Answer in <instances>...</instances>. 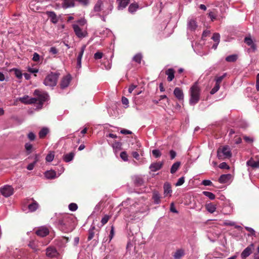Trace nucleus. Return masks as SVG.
Listing matches in <instances>:
<instances>
[{
    "instance_id": "nucleus-1",
    "label": "nucleus",
    "mask_w": 259,
    "mask_h": 259,
    "mask_svg": "<svg viewBox=\"0 0 259 259\" xmlns=\"http://www.w3.org/2000/svg\"><path fill=\"white\" fill-rule=\"evenodd\" d=\"M191 98L189 101L191 105L196 104L200 99V89L197 82L191 87L190 90Z\"/></svg>"
},
{
    "instance_id": "nucleus-2",
    "label": "nucleus",
    "mask_w": 259,
    "mask_h": 259,
    "mask_svg": "<svg viewBox=\"0 0 259 259\" xmlns=\"http://www.w3.org/2000/svg\"><path fill=\"white\" fill-rule=\"evenodd\" d=\"M60 75L59 72H51L45 77L44 80V84L51 87L56 86Z\"/></svg>"
},
{
    "instance_id": "nucleus-3",
    "label": "nucleus",
    "mask_w": 259,
    "mask_h": 259,
    "mask_svg": "<svg viewBox=\"0 0 259 259\" xmlns=\"http://www.w3.org/2000/svg\"><path fill=\"white\" fill-rule=\"evenodd\" d=\"M232 156V153L230 148L228 146L220 147L217 151V156L220 159H224L230 158Z\"/></svg>"
},
{
    "instance_id": "nucleus-4",
    "label": "nucleus",
    "mask_w": 259,
    "mask_h": 259,
    "mask_svg": "<svg viewBox=\"0 0 259 259\" xmlns=\"http://www.w3.org/2000/svg\"><path fill=\"white\" fill-rule=\"evenodd\" d=\"M34 95L37 99L38 106L41 108L44 102L48 100V94L44 92H41L38 90H35L34 92Z\"/></svg>"
},
{
    "instance_id": "nucleus-5",
    "label": "nucleus",
    "mask_w": 259,
    "mask_h": 259,
    "mask_svg": "<svg viewBox=\"0 0 259 259\" xmlns=\"http://www.w3.org/2000/svg\"><path fill=\"white\" fill-rule=\"evenodd\" d=\"M46 255L49 258H57L59 253L54 246H49L46 249Z\"/></svg>"
},
{
    "instance_id": "nucleus-6",
    "label": "nucleus",
    "mask_w": 259,
    "mask_h": 259,
    "mask_svg": "<svg viewBox=\"0 0 259 259\" xmlns=\"http://www.w3.org/2000/svg\"><path fill=\"white\" fill-rule=\"evenodd\" d=\"M73 220L74 218L72 215L65 214L62 218L59 220V224L61 226H67L70 224Z\"/></svg>"
},
{
    "instance_id": "nucleus-7",
    "label": "nucleus",
    "mask_w": 259,
    "mask_h": 259,
    "mask_svg": "<svg viewBox=\"0 0 259 259\" xmlns=\"http://www.w3.org/2000/svg\"><path fill=\"white\" fill-rule=\"evenodd\" d=\"M254 249V244H250L246 248H245L241 253V257L242 259H246L249 255L251 254L252 251Z\"/></svg>"
},
{
    "instance_id": "nucleus-8",
    "label": "nucleus",
    "mask_w": 259,
    "mask_h": 259,
    "mask_svg": "<svg viewBox=\"0 0 259 259\" xmlns=\"http://www.w3.org/2000/svg\"><path fill=\"white\" fill-rule=\"evenodd\" d=\"M1 192L3 195L8 197L13 194V188L10 186H6L1 188Z\"/></svg>"
},
{
    "instance_id": "nucleus-9",
    "label": "nucleus",
    "mask_w": 259,
    "mask_h": 259,
    "mask_svg": "<svg viewBox=\"0 0 259 259\" xmlns=\"http://www.w3.org/2000/svg\"><path fill=\"white\" fill-rule=\"evenodd\" d=\"M72 28L74 30L75 34L77 37L79 38H82L86 36L87 32L85 31L83 32L81 29L79 27L78 25H72Z\"/></svg>"
},
{
    "instance_id": "nucleus-10",
    "label": "nucleus",
    "mask_w": 259,
    "mask_h": 259,
    "mask_svg": "<svg viewBox=\"0 0 259 259\" xmlns=\"http://www.w3.org/2000/svg\"><path fill=\"white\" fill-rule=\"evenodd\" d=\"M36 234L41 237H45L49 234L48 229L46 227H40L35 232Z\"/></svg>"
},
{
    "instance_id": "nucleus-11",
    "label": "nucleus",
    "mask_w": 259,
    "mask_h": 259,
    "mask_svg": "<svg viewBox=\"0 0 259 259\" xmlns=\"http://www.w3.org/2000/svg\"><path fill=\"white\" fill-rule=\"evenodd\" d=\"M163 165V162H154L151 164L149 168L152 171H156L160 169Z\"/></svg>"
},
{
    "instance_id": "nucleus-12",
    "label": "nucleus",
    "mask_w": 259,
    "mask_h": 259,
    "mask_svg": "<svg viewBox=\"0 0 259 259\" xmlns=\"http://www.w3.org/2000/svg\"><path fill=\"white\" fill-rule=\"evenodd\" d=\"M117 3V9L118 10H123L129 4L130 0H116Z\"/></svg>"
},
{
    "instance_id": "nucleus-13",
    "label": "nucleus",
    "mask_w": 259,
    "mask_h": 259,
    "mask_svg": "<svg viewBox=\"0 0 259 259\" xmlns=\"http://www.w3.org/2000/svg\"><path fill=\"white\" fill-rule=\"evenodd\" d=\"M165 74L167 75V80L168 82L171 81L175 78V70L173 68H169L165 71Z\"/></svg>"
},
{
    "instance_id": "nucleus-14",
    "label": "nucleus",
    "mask_w": 259,
    "mask_h": 259,
    "mask_svg": "<svg viewBox=\"0 0 259 259\" xmlns=\"http://www.w3.org/2000/svg\"><path fill=\"white\" fill-rule=\"evenodd\" d=\"M70 80H71V78L69 76H66L64 77L61 81V83H60L61 88L63 89L66 88L67 87H68L70 83Z\"/></svg>"
},
{
    "instance_id": "nucleus-15",
    "label": "nucleus",
    "mask_w": 259,
    "mask_h": 259,
    "mask_svg": "<svg viewBox=\"0 0 259 259\" xmlns=\"http://www.w3.org/2000/svg\"><path fill=\"white\" fill-rule=\"evenodd\" d=\"M175 96L179 100H183L184 98V94L183 91L179 88H176L174 91Z\"/></svg>"
},
{
    "instance_id": "nucleus-16",
    "label": "nucleus",
    "mask_w": 259,
    "mask_h": 259,
    "mask_svg": "<svg viewBox=\"0 0 259 259\" xmlns=\"http://www.w3.org/2000/svg\"><path fill=\"white\" fill-rule=\"evenodd\" d=\"M244 42L248 46H250L253 51L256 50V45L253 43L252 39L250 36H246L244 38Z\"/></svg>"
},
{
    "instance_id": "nucleus-17",
    "label": "nucleus",
    "mask_w": 259,
    "mask_h": 259,
    "mask_svg": "<svg viewBox=\"0 0 259 259\" xmlns=\"http://www.w3.org/2000/svg\"><path fill=\"white\" fill-rule=\"evenodd\" d=\"M47 15L51 19V21L53 23H57L58 21V19L57 17V15L53 11H47L46 12Z\"/></svg>"
},
{
    "instance_id": "nucleus-18",
    "label": "nucleus",
    "mask_w": 259,
    "mask_h": 259,
    "mask_svg": "<svg viewBox=\"0 0 259 259\" xmlns=\"http://www.w3.org/2000/svg\"><path fill=\"white\" fill-rule=\"evenodd\" d=\"M75 0H63L62 3L63 8L67 9L70 7H74L75 6Z\"/></svg>"
},
{
    "instance_id": "nucleus-19",
    "label": "nucleus",
    "mask_w": 259,
    "mask_h": 259,
    "mask_svg": "<svg viewBox=\"0 0 259 259\" xmlns=\"http://www.w3.org/2000/svg\"><path fill=\"white\" fill-rule=\"evenodd\" d=\"M85 47H86L85 45H83L81 47L80 51L79 53L78 56H77V66L79 67H81V60L82 55L84 53V50L85 49Z\"/></svg>"
},
{
    "instance_id": "nucleus-20",
    "label": "nucleus",
    "mask_w": 259,
    "mask_h": 259,
    "mask_svg": "<svg viewBox=\"0 0 259 259\" xmlns=\"http://www.w3.org/2000/svg\"><path fill=\"white\" fill-rule=\"evenodd\" d=\"M161 197L157 191H154L152 194V199L155 204H159L161 202Z\"/></svg>"
},
{
    "instance_id": "nucleus-21",
    "label": "nucleus",
    "mask_w": 259,
    "mask_h": 259,
    "mask_svg": "<svg viewBox=\"0 0 259 259\" xmlns=\"http://www.w3.org/2000/svg\"><path fill=\"white\" fill-rule=\"evenodd\" d=\"M231 177L232 176L230 174L222 175L219 179V182L222 184L226 183L229 181Z\"/></svg>"
},
{
    "instance_id": "nucleus-22",
    "label": "nucleus",
    "mask_w": 259,
    "mask_h": 259,
    "mask_svg": "<svg viewBox=\"0 0 259 259\" xmlns=\"http://www.w3.org/2000/svg\"><path fill=\"white\" fill-rule=\"evenodd\" d=\"M28 246L33 250V251L36 252L40 249L38 247L37 243L35 240H31L28 244Z\"/></svg>"
},
{
    "instance_id": "nucleus-23",
    "label": "nucleus",
    "mask_w": 259,
    "mask_h": 259,
    "mask_svg": "<svg viewBox=\"0 0 259 259\" xmlns=\"http://www.w3.org/2000/svg\"><path fill=\"white\" fill-rule=\"evenodd\" d=\"M103 6V3L102 1L99 0L96 3L94 8V10L95 12H99L102 10Z\"/></svg>"
},
{
    "instance_id": "nucleus-24",
    "label": "nucleus",
    "mask_w": 259,
    "mask_h": 259,
    "mask_svg": "<svg viewBox=\"0 0 259 259\" xmlns=\"http://www.w3.org/2000/svg\"><path fill=\"white\" fill-rule=\"evenodd\" d=\"M164 194L166 195L172 192L171 186L168 183H165L163 185Z\"/></svg>"
},
{
    "instance_id": "nucleus-25",
    "label": "nucleus",
    "mask_w": 259,
    "mask_h": 259,
    "mask_svg": "<svg viewBox=\"0 0 259 259\" xmlns=\"http://www.w3.org/2000/svg\"><path fill=\"white\" fill-rule=\"evenodd\" d=\"M247 164L252 168H259V160L255 161L252 158H251L247 161Z\"/></svg>"
},
{
    "instance_id": "nucleus-26",
    "label": "nucleus",
    "mask_w": 259,
    "mask_h": 259,
    "mask_svg": "<svg viewBox=\"0 0 259 259\" xmlns=\"http://www.w3.org/2000/svg\"><path fill=\"white\" fill-rule=\"evenodd\" d=\"M74 155H75V154L73 152H70L69 153L65 154L63 156V160L66 162H70V161H71L73 159V158L74 156Z\"/></svg>"
},
{
    "instance_id": "nucleus-27",
    "label": "nucleus",
    "mask_w": 259,
    "mask_h": 259,
    "mask_svg": "<svg viewBox=\"0 0 259 259\" xmlns=\"http://www.w3.org/2000/svg\"><path fill=\"white\" fill-rule=\"evenodd\" d=\"M45 176L47 179H53L56 177V172L55 170H48L45 172Z\"/></svg>"
},
{
    "instance_id": "nucleus-28",
    "label": "nucleus",
    "mask_w": 259,
    "mask_h": 259,
    "mask_svg": "<svg viewBox=\"0 0 259 259\" xmlns=\"http://www.w3.org/2000/svg\"><path fill=\"white\" fill-rule=\"evenodd\" d=\"M206 209L210 213L214 212L216 210V205L212 203H209L205 205Z\"/></svg>"
},
{
    "instance_id": "nucleus-29",
    "label": "nucleus",
    "mask_w": 259,
    "mask_h": 259,
    "mask_svg": "<svg viewBox=\"0 0 259 259\" xmlns=\"http://www.w3.org/2000/svg\"><path fill=\"white\" fill-rule=\"evenodd\" d=\"M28 207L30 211L33 212L38 208V204L36 201L33 200L32 203L28 205Z\"/></svg>"
},
{
    "instance_id": "nucleus-30",
    "label": "nucleus",
    "mask_w": 259,
    "mask_h": 259,
    "mask_svg": "<svg viewBox=\"0 0 259 259\" xmlns=\"http://www.w3.org/2000/svg\"><path fill=\"white\" fill-rule=\"evenodd\" d=\"M188 28L191 30H194L197 27L196 22L194 19H190L188 22Z\"/></svg>"
},
{
    "instance_id": "nucleus-31",
    "label": "nucleus",
    "mask_w": 259,
    "mask_h": 259,
    "mask_svg": "<svg viewBox=\"0 0 259 259\" xmlns=\"http://www.w3.org/2000/svg\"><path fill=\"white\" fill-rule=\"evenodd\" d=\"M180 165V162L178 161L174 163L170 168V173L172 174H175L178 170Z\"/></svg>"
},
{
    "instance_id": "nucleus-32",
    "label": "nucleus",
    "mask_w": 259,
    "mask_h": 259,
    "mask_svg": "<svg viewBox=\"0 0 259 259\" xmlns=\"http://www.w3.org/2000/svg\"><path fill=\"white\" fill-rule=\"evenodd\" d=\"M144 183V180L142 178L140 177H136L134 179V184L135 185L137 186H142Z\"/></svg>"
},
{
    "instance_id": "nucleus-33",
    "label": "nucleus",
    "mask_w": 259,
    "mask_h": 259,
    "mask_svg": "<svg viewBox=\"0 0 259 259\" xmlns=\"http://www.w3.org/2000/svg\"><path fill=\"white\" fill-rule=\"evenodd\" d=\"M49 133L48 128L44 127L39 132V137L40 139H44Z\"/></svg>"
},
{
    "instance_id": "nucleus-34",
    "label": "nucleus",
    "mask_w": 259,
    "mask_h": 259,
    "mask_svg": "<svg viewBox=\"0 0 259 259\" xmlns=\"http://www.w3.org/2000/svg\"><path fill=\"white\" fill-rule=\"evenodd\" d=\"M139 8V5L137 3H133L131 4L128 7V11L130 13H134Z\"/></svg>"
},
{
    "instance_id": "nucleus-35",
    "label": "nucleus",
    "mask_w": 259,
    "mask_h": 259,
    "mask_svg": "<svg viewBox=\"0 0 259 259\" xmlns=\"http://www.w3.org/2000/svg\"><path fill=\"white\" fill-rule=\"evenodd\" d=\"M95 229V226H92L89 231V236L88 240L89 241L92 240L95 235L94 230Z\"/></svg>"
},
{
    "instance_id": "nucleus-36",
    "label": "nucleus",
    "mask_w": 259,
    "mask_h": 259,
    "mask_svg": "<svg viewBox=\"0 0 259 259\" xmlns=\"http://www.w3.org/2000/svg\"><path fill=\"white\" fill-rule=\"evenodd\" d=\"M143 56L141 54L138 53L134 57H133V61L135 62L140 64L141 62V60L142 59Z\"/></svg>"
},
{
    "instance_id": "nucleus-37",
    "label": "nucleus",
    "mask_w": 259,
    "mask_h": 259,
    "mask_svg": "<svg viewBox=\"0 0 259 259\" xmlns=\"http://www.w3.org/2000/svg\"><path fill=\"white\" fill-rule=\"evenodd\" d=\"M237 56L236 55H232L228 56L226 58V61L229 62H234L236 61Z\"/></svg>"
},
{
    "instance_id": "nucleus-38",
    "label": "nucleus",
    "mask_w": 259,
    "mask_h": 259,
    "mask_svg": "<svg viewBox=\"0 0 259 259\" xmlns=\"http://www.w3.org/2000/svg\"><path fill=\"white\" fill-rule=\"evenodd\" d=\"M184 251L182 249L177 250L174 256L176 259H180L182 256L184 255Z\"/></svg>"
},
{
    "instance_id": "nucleus-39",
    "label": "nucleus",
    "mask_w": 259,
    "mask_h": 259,
    "mask_svg": "<svg viewBox=\"0 0 259 259\" xmlns=\"http://www.w3.org/2000/svg\"><path fill=\"white\" fill-rule=\"evenodd\" d=\"M32 148H33L32 145L29 143H26L25 144V148L26 150V152H27V154H29L32 152Z\"/></svg>"
},
{
    "instance_id": "nucleus-40",
    "label": "nucleus",
    "mask_w": 259,
    "mask_h": 259,
    "mask_svg": "<svg viewBox=\"0 0 259 259\" xmlns=\"http://www.w3.org/2000/svg\"><path fill=\"white\" fill-rule=\"evenodd\" d=\"M203 194L206 197H208L210 200L215 199V195L212 193L208 191H203Z\"/></svg>"
},
{
    "instance_id": "nucleus-41",
    "label": "nucleus",
    "mask_w": 259,
    "mask_h": 259,
    "mask_svg": "<svg viewBox=\"0 0 259 259\" xmlns=\"http://www.w3.org/2000/svg\"><path fill=\"white\" fill-rule=\"evenodd\" d=\"M12 71H14L15 76L18 78L21 79L22 77V73L21 70L18 69H13Z\"/></svg>"
},
{
    "instance_id": "nucleus-42",
    "label": "nucleus",
    "mask_w": 259,
    "mask_h": 259,
    "mask_svg": "<svg viewBox=\"0 0 259 259\" xmlns=\"http://www.w3.org/2000/svg\"><path fill=\"white\" fill-rule=\"evenodd\" d=\"M227 73H225L222 76L215 77V82L219 84H221L223 79L226 76Z\"/></svg>"
},
{
    "instance_id": "nucleus-43",
    "label": "nucleus",
    "mask_w": 259,
    "mask_h": 259,
    "mask_svg": "<svg viewBox=\"0 0 259 259\" xmlns=\"http://www.w3.org/2000/svg\"><path fill=\"white\" fill-rule=\"evenodd\" d=\"M110 218V216L107 214L105 215L101 221L102 226L105 225L108 222Z\"/></svg>"
},
{
    "instance_id": "nucleus-44",
    "label": "nucleus",
    "mask_w": 259,
    "mask_h": 259,
    "mask_svg": "<svg viewBox=\"0 0 259 259\" xmlns=\"http://www.w3.org/2000/svg\"><path fill=\"white\" fill-rule=\"evenodd\" d=\"M220 84L215 82L214 87L211 89V90L210 92V94L213 95L215 94L220 89Z\"/></svg>"
},
{
    "instance_id": "nucleus-45",
    "label": "nucleus",
    "mask_w": 259,
    "mask_h": 259,
    "mask_svg": "<svg viewBox=\"0 0 259 259\" xmlns=\"http://www.w3.org/2000/svg\"><path fill=\"white\" fill-rule=\"evenodd\" d=\"M68 207L70 210L74 211L77 210L78 206L75 203H71L69 205Z\"/></svg>"
},
{
    "instance_id": "nucleus-46",
    "label": "nucleus",
    "mask_w": 259,
    "mask_h": 259,
    "mask_svg": "<svg viewBox=\"0 0 259 259\" xmlns=\"http://www.w3.org/2000/svg\"><path fill=\"white\" fill-rule=\"evenodd\" d=\"M54 158V154L53 153H50L48 154L46 157V160L47 162H51L53 160Z\"/></svg>"
},
{
    "instance_id": "nucleus-47",
    "label": "nucleus",
    "mask_w": 259,
    "mask_h": 259,
    "mask_svg": "<svg viewBox=\"0 0 259 259\" xmlns=\"http://www.w3.org/2000/svg\"><path fill=\"white\" fill-rule=\"evenodd\" d=\"M120 156L123 161H126L128 160V156L125 151L121 152Z\"/></svg>"
},
{
    "instance_id": "nucleus-48",
    "label": "nucleus",
    "mask_w": 259,
    "mask_h": 259,
    "mask_svg": "<svg viewBox=\"0 0 259 259\" xmlns=\"http://www.w3.org/2000/svg\"><path fill=\"white\" fill-rule=\"evenodd\" d=\"M220 35L218 33H214L211 37V38L214 41L217 42H220Z\"/></svg>"
},
{
    "instance_id": "nucleus-49",
    "label": "nucleus",
    "mask_w": 259,
    "mask_h": 259,
    "mask_svg": "<svg viewBox=\"0 0 259 259\" xmlns=\"http://www.w3.org/2000/svg\"><path fill=\"white\" fill-rule=\"evenodd\" d=\"M37 156H36L35 160L33 162L29 164L28 165V166H27V169L29 170H32L33 169L34 165H35L36 162H37Z\"/></svg>"
},
{
    "instance_id": "nucleus-50",
    "label": "nucleus",
    "mask_w": 259,
    "mask_h": 259,
    "mask_svg": "<svg viewBox=\"0 0 259 259\" xmlns=\"http://www.w3.org/2000/svg\"><path fill=\"white\" fill-rule=\"evenodd\" d=\"M152 154L156 158L159 157L161 155V153L160 151L157 149H155L152 151Z\"/></svg>"
},
{
    "instance_id": "nucleus-51",
    "label": "nucleus",
    "mask_w": 259,
    "mask_h": 259,
    "mask_svg": "<svg viewBox=\"0 0 259 259\" xmlns=\"http://www.w3.org/2000/svg\"><path fill=\"white\" fill-rule=\"evenodd\" d=\"M185 182V177H182L179 178L178 180V182L176 184V186H180L182 185Z\"/></svg>"
},
{
    "instance_id": "nucleus-52",
    "label": "nucleus",
    "mask_w": 259,
    "mask_h": 259,
    "mask_svg": "<svg viewBox=\"0 0 259 259\" xmlns=\"http://www.w3.org/2000/svg\"><path fill=\"white\" fill-rule=\"evenodd\" d=\"M114 235V227L113 226H112L111 227V230H110V234L109 236V242H110L112 240Z\"/></svg>"
},
{
    "instance_id": "nucleus-53",
    "label": "nucleus",
    "mask_w": 259,
    "mask_h": 259,
    "mask_svg": "<svg viewBox=\"0 0 259 259\" xmlns=\"http://www.w3.org/2000/svg\"><path fill=\"white\" fill-rule=\"evenodd\" d=\"M27 137L30 141H32L35 140V139L36 138V136L33 133L30 132L27 135Z\"/></svg>"
},
{
    "instance_id": "nucleus-54",
    "label": "nucleus",
    "mask_w": 259,
    "mask_h": 259,
    "mask_svg": "<svg viewBox=\"0 0 259 259\" xmlns=\"http://www.w3.org/2000/svg\"><path fill=\"white\" fill-rule=\"evenodd\" d=\"M103 54L100 52H97L94 54V58L96 60L100 59L102 58Z\"/></svg>"
},
{
    "instance_id": "nucleus-55",
    "label": "nucleus",
    "mask_w": 259,
    "mask_h": 259,
    "mask_svg": "<svg viewBox=\"0 0 259 259\" xmlns=\"http://www.w3.org/2000/svg\"><path fill=\"white\" fill-rule=\"evenodd\" d=\"M208 17H209L212 21L216 19L217 15L213 12H210L208 13Z\"/></svg>"
},
{
    "instance_id": "nucleus-56",
    "label": "nucleus",
    "mask_w": 259,
    "mask_h": 259,
    "mask_svg": "<svg viewBox=\"0 0 259 259\" xmlns=\"http://www.w3.org/2000/svg\"><path fill=\"white\" fill-rule=\"evenodd\" d=\"M34 103L38 104V102L37 101V99H36V97L31 98L30 99H29V100H28L27 104H34Z\"/></svg>"
},
{
    "instance_id": "nucleus-57",
    "label": "nucleus",
    "mask_w": 259,
    "mask_h": 259,
    "mask_svg": "<svg viewBox=\"0 0 259 259\" xmlns=\"http://www.w3.org/2000/svg\"><path fill=\"white\" fill-rule=\"evenodd\" d=\"M40 56L37 53H34L33 54L32 60L34 62H38L39 60Z\"/></svg>"
},
{
    "instance_id": "nucleus-58",
    "label": "nucleus",
    "mask_w": 259,
    "mask_h": 259,
    "mask_svg": "<svg viewBox=\"0 0 259 259\" xmlns=\"http://www.w3.org/2000/svg\"><path fill=\"white\" fill-rule=\"evenodd\" d=\"M84 6H87L89 4V0H75Z\"/></svg>"
},
{
    "instance_id": "nucleus-59",
    "label": "nucleus",
    "mask_w": 259,
    "mask_h": 259,
    "mask_svg": "<svg viewBox=\"0 0 259 259\" xmlns=\"http://www.w3.org/2000/svg\"><path fill=\"white\" fill-rule=\"evenodd\" d=\"M29 100V97L28 96L25 97L20 98L19 100L23 103L27 104L28 100Z\"/></svg>"
},
{
    "instance_id": "nucleus-60",
    "label": "nucleus",
    "mask_w": 259,
    "mask_h": 259,
    "mask_svg": "<svg viewBox=\"0 0 259 259\" xmlns=\"http://www.w3.org/2000/svg\"><path fill=\"white\" fill-rule=\"evenodd\" d=\"M202 184L204 186H212V183L210 180H205L202 182Z\"/></svg>"
},
{
    "instance_id": "nucleus-61",
    "label": "nucleus",
    "mask_w": 259,
    "mask_h": 259,
    "mask_svg": "<svg viewBox=\"0 0 259 259\" xmlns=\"http://www.w3.org/2000/svg\"><path fill=\"white\" fill-rule=\"evenodd\" d=\"M219 167L222 169H228L229 168V166L226 162H222L221 163Z\"/></svg>"
},
{
    "instance_id": "nucleus-62",
    "label": "nucleus",
    "mask_w": 259,
    "mask_h": 259,
    "mask_svg": "<svg viewBox=\"0 0 259 259\" xmlns=\"http://www.w3.org/2000/svg\"><path fill=\"white\" fill-rule=\"evenodd\" d=\"M50 53L53 55H56L58 53V50L55 47H51L49 51Z\"/></svg>"
},
{
    "instance_id": "nucleus-63",
    "label": "nucleus",
    "mask_w": 259,
    "mask_h": 259,
    "mask_svg": "<svg viewBox=\"0 0 259 259\" xmlns=\"http://www.w3.org/2000/svg\"><path fill=\"white\" fill-rule=\"evenodd\" d=\"M245 229L248 231L249 232H250V234L251 235H255V231L251 228H250V227H245Z\"/></svg>"
},
{
    "instance_id": "nucleus-64",
    "label": "nucleus",
    "mask_w": 259,
    "mask_h": 259,
    "mask_svg": "<svg viewBox=\"0 0 259 259\" xmlns=\"http://www.w3.org/2000/svg\"><path fill=\"white\" fill-rule=\"evenodd\" d=\"M256 89L257 91H259V73L256 75Z\"/></svg>"
}]
</instances>
